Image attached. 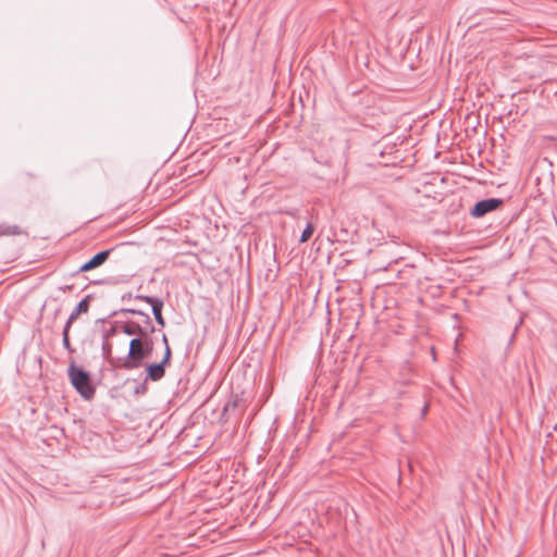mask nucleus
<instances>
[{
    "label": "nucleus",
    "instance_id": "1",
    "mask_svg": "<svg viewBox=\"0 0 557 557\" xmlns=\"http://www.w3.org/2000/svg\"><path fill=\"white\" fill-rule=\"evenodd\" d=\"M126 314L137 315L138 319L135 323L123 326V334L132 336V338L128 344V352L119 357L117 361H120V369L134 370L143 367L145 360L151 357L154 349L152 334L156 332V326L150 315L138 308H121L99 321L106 322L109 318Z\"/></svg>",
    "mask_w": 557,
    "mask_h": 557
},
{
    "label": "nucleus",
    "instance_id": "2",
    "mask_svg": "<svg viewBox=\"0 0 557 557\" xmlns=\"http://www.w3.org/2000/svg\"><path fill=\"white\" fill-rule=\"evenodd\" d=\"M17 188L21 196H23L30 205L44 202L49 198L45 185L40 181L39 174L32 171L23 172L20 175Z\"/></svg>",
    "mask_w": 557,
    "mask_h": 557
},
{
    "label": "nucleus",
    "instance_id": "3",
    "mask_svg": "<svg viewBox=\"0 0 557 557\" xmlns=\"http://www.w3.org/2000/svg\"><path fill=\"white\" fill-rule=\"evenodd\" d=\"M67 376L71 385L83 399L88 401L94 399L96 386L92 383L91 374L83 367L77 366L74 359H71L69 363Z\"/></svg>",
    "mask_w": 557,
    "mask_h": 557
},
{
    "label": "nucleus",
    "instance_id": "4",
    "mask_svg": "<svg viewBox=\"0 0 557 557\" xmlns=\"http://www.w3.org/2000/svg\"><path fill=\"white\" fill-rule=\"evenodd\" d=\"M505 205L503 198H485L478 200L470 209L469 215L473 219H482L490 213L500 210Z\"/></svg>",
    "mask_w": 557,
    "mask_h": 557
},
{
    "label": "nucleus",
    "instance_id": "5",
    "mask_svg": "<svg viewBox=\"0 0 557 557\" xmlns=\"http://www.w3.org/2000/svg\"><path fill=\"white\" fill-rule=\"evenodd\" d=\"M99 174H104L102 162L98 159L87 162L71 172V177L79 182H89Z\"/></svg>",
    "mask_w": 557,
    "mask_h": 557
},
{
    "label": "nucleus",
    "instance_id": "6",
    "mask_svg": "<svg viewBox=\"0 0 557 557\" xmlns=\"http://www.w3.org/2000/svg\"><path fill=\"white\" fill-rule=\"evenodd\" d=\"M172 352H163L159 362H145L146 381L158 382L165 376L166 367L171 364Z\"/></svg>",
    "mask_w": 557,
    "mask_h": 557
},
{
    "label": "nucleus",
    "instance_id": "7",
    "mask_svg": "<svg viewBox=\"0 0 557 557\" xmlns=\"http://www.w3.org/2000/svg\"><path fill=\"white\" fill-rule=\"evenodd\" d=\"M113 250H114V248L112 247L110 249H104V250L97 252L89 260L84 262L73 275L82 273V272H88V271H91V270H95V269L101 267L102 264H104L107 262V260L109 259V257Z\"/></svg>",
    "mask_w": 557,
    "mask_h": 557
},
{
    "label": "nucleus",
    "instance_id": "8",
    "mask_svg": "<svg viewBox=\"0 0 557 557\" xmlns=\"http://www.w3.org/2000/svg\"><path fill=\"white\" fill-rule=\"evenodd\" d=\"M92 294L86 295L72 310L64 325L67 327H72V324L77 320V318L81 314L87 313L89 311L90 301L92 300Z\"/></svg>",
    "mask_w": 557,
    "mask_h": 557
},
{
    "label": "nucleus",
    "instance_id": "9",
    "mask_svg": "<svg viewBox=\"0 0 557 557\" xmlns=\"http://www.w3.org/2000/svg\"><path fill=\"white\" fill-rule=\"evenodd\" d=\"M245 400L239 395H232L223 407L222 416L240 414L245 409Z\"/></svg>",
    "mask_w": 557,
    "mask_h": 557
},
{
    "label": "nucleus",
    "instance_id": "10",
    "mask_svg": "<svg viewBox=\"0 0 557 557\" xmlns=\"http://www.w3.org/2000/svg\"><path fill=\"white\" fill-rule=\"evenodd\" d=\"M136 320L133 319H123L115 320L112 322L111 326L108 330H104L102 333V339L109 341L111 337L117 335L120 332L123 333V326L128 323H135Z\"/></svg>",
    "mask_w": 557,
    "mask_h": 557
},
{
    "label": "nucleus",
    "instance_id": "11",
    "mask_svg": "<svg viewBox=\"0 0 557 557\" xmlns=\"http://www.w3.org/2000/svg\"><path fill=\"white\" fill-rule=\"evenodd\" d=\"M101 352L102 358L112 367L120 369V361H117L119 357H113V345L110 343V341L102 339L101 343Z\"/></svg>",
    "mask_w": 557,
    "mask_h": 557
},
{
    "label": "nucleus",
    "instance_id": "12",
    "mask_svg": "<svg viewBox=\"0 0 557 557\" xmlns=\"http://www.w3.org/2000/svg\"><path fill=\"white\" fill-rule=\"evenodd\" d=\"M398 264V261L397 260H394L392 262H389L387 265H384L382 268H380L379 270H383V271H387V270H392V271H395V276L397 278H401V280H407L408 276L407 274L411 273L414 269L413 265H410V264H406L403 269H395V267Z\"/></svg>",
    "mask_w": 557,
    "mask_h": 557
},
{
    "label": "nucleus",
    "instance_id": "13",
    "mask_svg": "<svg viewBox=\"0 0 557 557\" xmlns=\"http://www.w3.org/2000/svg\"><path fill=\"white\" fill-rule=\"evenodd\" d=\"M163 307H164V301L162 298L159 299L158 301H154L153 306L151 307V312H152L153 319H154L156 323L158 325H160L161 327H164L166 324L165 319L162 313Z\"/></svg>",
    "mask_w": 557,
    "mask_h": 557
},
{
    "label": "nucleus",
    "instance_id": "14",
    "mask_svg": "<svg viewBox=\"0 0 557 557\" xmlns=\"http://www.w3.org/2000/svg\"><path fill=\"white\" fill-rule=\"evenodd\" d=\"M23 231L18 225L0 224V236H14L21 235Z\"/></svg>",
    "mask_w": 557,
    "mask_h": 557
},
{
    "label": "nucleus",
    "instance_id": "15",
    "mask_svg": "<svg viewBox=\"0 0 557 557\" xmlns=\"http://www.w3.org/2000/svg\"><path fill=\"white\" fill-rule=\"evenodd\" d=\"M70 331H71V327H67L65 325L63 326V330H62V346H63V348L69 354H74L75 349L73 348V346L71 344Z\"/></svg>",
    "mask_w": 557,
    "mask_h": 557
},
{
    "label": "nucleus",
    "instance_id": "16",
    "mask_svg": "<svg viewBox=\"0 0 557 557\" xmlns=\"http://www.w3.org/2000/svg\"><path fill=\"white\" fill-rule=\"evenodd\" d=\"M314 230H315L314 224L311 221L307 222L306 227L304 228V231L301 232V235L299 237V243L300 244L307 243L310 239V237L312 236Z\"/></svg>",
    "mask_w": 557,
    "mask_h": 557
},
{
    "label": "nucleus",
    "instance_id": "17",
    "mask_svg": "<svg viewBox=\"0 0 557 557\" xmlns=\"http://www.w3.org/2000/svg\"><path fill=\"white\" fill-rule=\"evenodd\" d=\"M159 299H160L159 297L141 295V294H137L134 296V300L145 301L148 305H150L151 307L153 306L154 301H158Z\"/></svg>",
    "mask_w": 557,
    "mask_h": 557
},
{
    "label": "nucleus",
    "instance_id": "18",
    "mask_svg": "<svg viewBox=\"0 0 557 557\" xmlns=\"http://www.w3.org/2000/svg\"><path fill=\"white\" fill-rule=\"evenodd\" d=\"M148 382L149 381H146V377H145L141 383H139L138 385L135 386L134 394L135 395H145V394H147V392H148Z\"/></svg>",
    "mask_w": 557,
    "mask_h": 557
},
{
    "label": "nucleus",
    "instance_id": "19",
    "mask_svg": "<svg viewBox=\"0 0 557 557\" xmlns=\"http://www.w3.org/2000/svg\"><path fill=\"white\" fill-rule=\"evenodd\" d=\"M162 343L164 345V352H172L166 334H162Z\"/></svg>",
    "mask_w": 557,
    "mask_h": 557
},
{
    "label": "nucleus",
    "instance_id": "20",
    "mask_svg": "<svg viewBox=\"0 0 557 557\" xmlns=\"http://www.w3.org/2000/svg\"><path fill=\"white\" fill-rule=\"evenodd\" d=\"M122 301H125V300H132L134 299V295L129 292V293H125L122 295Z\"/></svg>",
    "mask_w": 557,
    "mask_h": 557
},
{
    "label": "nucleus",
    "instance_id": "21",
    "mask_svg": "<svg viewBox=\"0 0 557 557\" xmlns=\"http://www.w3.org/2000/svg\"><path fill=\"white\" fill-rule=\"evenodd\" d=\"M522 324H523V317H522V315H520V317H519L518 322H517V323H516V325H515L513 331H515V332H518V330L520 329V326H521Z\"/></svg>",
    "mask_w": 557,
    "mask_h": 557
},
{
    "label": "nucleus",
    "instance_id": "22",
    "mask_svg": "<svg viewBox=\"0 0 557 557\" xmlns=\"http://www.w3.org/2000/svg\"><path fill=\"white\" fill-rule=\"evenodd\" d=\"M60 289H61L62 292H64V293H65V292H70V290H72V289H73V285H64V286H60Z\"/></svg>",
    "mask_w": 557,
    "mask_h": 557
},
{
    "label": "nucleus",
    "instance_id": "23",
    "mask_svg": "<svg viewBox=\"0 0 557 557\" xmlns=\"http://www.w3.org/2000/svg\"><path fill=\"white\" fill-rule=\"evenodd\" d=\"M516 334H517V332H515V331H513V332H512V334H511V336H510V338H509V342H508V345H509V346H510V345H512V343L515 342Z\"/></svg>",
    "mask_w": 557,
    "mask_h": 557
},
{
    "label": "nucleus",
    "instance_id": "24",
    "mask_svg": "<svg viewBox=\"0 0 557 557\" xmlns=\"http://www.w3.org/2000/svg\"><path fill=\"white\" fill-rule=\"evenodd\" d=\"M431 357H432L433 361H436V352H435L434 347H431Z\"/></svg>",
    "mask_w": 557,
    "mask_h": 557
},
{
    "label": "nucleus",
    "instance_id": "25",
    "mask_svg": "<svg viewBox=\"0 0 557 557\" xmlns=\"http://www.w3.org/2000/svg\"><path fill=\"white\" fill-rule=\"evenodd\" d=\"M298 212V210H288L286 211V213L290 216H296V213Z\"/></svg>",
    "mask_w": 557,
    "mask_h": 557
},
{
    "label": "nucleus",
    "instance_id": "26",
    "mask_svg": "<svg viewBox=\"0 0 557 557\" xmlns=\"http://www.w3.org/2000/svg\"><path fill=\"white\" fill-rule=\"evenodd\" d=\"M428 409H429V406L424 405V407L422 408V411H421L422 417L426 413Z\"/></svg>",
    "mask_w": 557,
    "mask_h": 557
},
{
    "label": "nucleus",
    "instance_id": "27",
    "mask_svg": "<svg viewBox=\"0 0 557 557\" xmlns=\"http://www.w3.org/2000/svg\"><path fill=\"white\" fill-rule=\"evenodd\" d=\"M94 283H95V284H102V283H104V281L100 280V281H96V282H94Z\"/></svg>",
    "mask_w": 557,
    "mask_h": 557
},
{
    "label": "nucleus",
    "instance_id": "28",
    "mask_svg": "<svg viewBox=\"0 0 557 557\" xmlns=\"http://www.w3.org/2000/svg\"><path fill=\"white\" fill-rule=\"evenodd\" d=\"M60 311H61V308H58V309L55 310V312H54V315L59 314V313H60Z\"/></svg>",
    "mask_w": 557,
    "mask_h": 557
},
{
    "label": "nucleus",
    "instance_id": "29",
    "mask_svg": "<svg viewBox=\"0 0 557 557\" xmlns=\"http://www.w3.org/2000/svg\"><path fill=\"white\" fill-rule=\"evenodd\" d=\"M398 396H401L404 393L401 391L397 392Z\"/></svg>",
    "mask_w": 557,
    "mask_h": 557
}]
</instances>
